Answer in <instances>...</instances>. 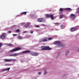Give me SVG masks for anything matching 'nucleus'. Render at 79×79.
<instances>
[{"label": "nucleus", "instance_id": "f257e3e1", "mask_svg": "<svg viewBox=\"0 0 79 79\" xmlns=\"http://www.w3.org/2000/svg\"><path fill=\"white\" fill-rule=\"evenodd\" d=\"M41 50H52V48H50L49 46H43L41 47Z\"/></svg>", "mask_w": 79, "mask_h": 79}, {"label": "nucleus", "instance_id": "f03ea898", "mask_svg": "<svg viewBox=\"0 0 79 79\" xmlns=\"http://www.w3.org/2000/svg\"><path fill=\"white\" fill-rule=\"evenodd\" d=\"M21 49V48L17 47L15 49H13L12 50L9 51L10 52H17V51H18L20 50Z\"/></svg>", "mask_w": 79, "mask_h": 79}, {"label": "nucleus", "instance_id": "7ed1b4c3", "mask_svg": "<svg viewBox=\"0 0 79 79\" xmlns=\"http://www.w3.org/2000/svg\"><path fill=\"white\" fill-rule=\"evenodd\" d=\"M4 61L5 62H10V61H16L15 59H4Z\"/></svg>", "mask_w": 79, "mask_h": 79}, {"label": "nucleus", "instance_id": "20e7f679", "mask_svg": "<svg viewBox=\"0 0 79 79\" xmlns=\"http://www.w3.org/2000/svg\"><path fill=\"white\" fill-rule=\"evenodd\" d=\"M46 16L47 17V18H50L52 20L54 19V17L53 15H52L47 14L46 15Z\"/></svg>", "mask_w": 79, "mask_h": 79}, {"label": "nucleus", "instance_id": "39448f33", "mask_svg": "<svg viewBox=\"0 0 79 79\" xmlns=\"http://www.w3.org/2000/svg\"><path fill=\"white\" fill-rule=\"evenodd\" d=\"M47 38H46L45 39H44L43 40H40L39 41V42H47Z\"/></svg>", "mask_w": 79, "mask_h": 79}, {"label": "nucleus", "instance_id": "423d86ee", "mask_svg": "<svg viewBox=\"0 0 79 79\" xmlns=\"http://www.w3.org/2000/svg\"><path fill=\"white\" fill-rule=\"evenodd\" d=\"M76 15L74 14H72L70 15V18L72 19H74L76 18Z\"/></svg>", "mask_w": 79, "mask_h": 79}, {"label": "nucleus", "instance_id": "0eeeda50", "mask_svg": "<svg viewBox=\"0 0 79 79\" xmlns=\"http://www.w3.org/2000/svg\"><path fill=\"white\" fill-rule=\"evenodd\" d=\"M37 21L39 23H41L42 22H43V21H44V18H40L37 19Z\"/></svg>", "mask_w": 79, "mask_h": 79}, {"label": "nucleus", "instance_id": "6e6552de", "mask_svg": "<svg viewBox=\"0 0 79 79\" xmlns=\"http://www.w3.org/2000/svg\"><path fill=\"white\" fill-rule=\"evenodd\" d=\"M5 35L4 34H2V35H1L0 36V38L2 39H4L5 38Z\"/></svg>", "mask_w": 79, "mask_h": 79}, {"label": "nucleus", "instance_id": "1a4fd4ad", "mask_svg": "<svg viewBox=\"0 0 79 79\" xmlns=\"http://www.w3.org/2000/svg\"><path fill=\"white\" fill-rule=\"evenodd\" d=\"M31 24V23H27L25 25H24V27H28Z\"/></svg>", "mask_w": 79, "mask_h": 79}, {"label": "nucleus", "instance_id": "9d476101", "mask_svg": "<svg viewBox=\"0 0 79 79\" xmlns=\"http://www.w3.org/2000/svg\"><path fill=\"white\" fill-rule=\"evenodd\" d=\"M60 44H61V42L60 41H56L55 43V44H57L58 47H60Z\"/></svg>", "mask_w": 79, "mask_h": 79}, {"label": "nucleus", "instance_id": "9b49d317", "mask_svg": "<svg viewBox=\"0 0 79 79\" xmlns=\"http://www.w3.org/2000/svg\"><path fill=\"white\" fill-rule=\"evenodd\" d=\"M31 51L29 50H27L23 52L22 53H30Z\"/></svg>", "mask_w": 79, "mask_h": 79}, {"label": "nucleus", "instance_id": "f8f14e48", "mask_svg": "<svg viewBox=\"0 0 79 79\" xmlns=\"http://www.w3.org/2000/svg\"><path fill=\"white\" fill-rule=\"evenodd\" d=\"M77 30V28L76 27L72 28L71 29V31L72 32H73V31H76Z\"/></svg>", "mask_w": 79, "mask_h": 79}, {"label": "nucleus", "instance_id": "ddd939ff", "mask_svg": "<svg viewBox=\"0 0 79 79\" xmlns=\"http://www.w3.org/2000/svg\"><path fill=\"white\" fill-rule=\"evenodd\" d=\"M10 68H8L7 69H3L2 70V72H3V71H6V70L8 71L10 70Z\"/></svg>", "mask_w": 79, "mask_h": 79}, {"label": "nucleus", "instance_id": "4468645a", "mask_svg": "<svg viewBox=\"0 0 79 79\" xmlns=\"http://www.w3.org/2000/svg\"><path fill=\"white\" fill-rule=\"evenodd\" d=\"M27 13V12H24L21 13L20 15H26Z\"/></svg>", "mask_w": 79, "mask_h": 79}, {"label": "nucleus", "instance_id": "2eb2a0df", "mask_svg": "<svg viewBox=\"0 0 79 79\" xmlns=\"http://www.w3.org/2000/svg\"><path fill=\"white\" fill-rule=\"evenodd\" d=\"M65 10H66V11H69L70 10H71V9L70 8H66L65 9Z\"/></svg>", "mask_w": 79, "mask_h": 79}, {"label": "nucleus", "instance_id": "dca6fc26", "mask_svg": "<svg viewBox=\"0 0 79 79\" xmlns=\"http://www.w3.org/2000/svg\"><path fill=\"white\" fill-rule=\"evenodd\" d=\"M8 45H9V47H13V45L11 44H8Z\"/></svg>", "mask_w": 79, "mask_h": 79}, {"label": "nucleus", "instance_id": "f3484780", "mask_svg": "<svg viewBox=\"0 0 79 79\" xmlns=\"http://www.w3.org/2000/svg\"><path fill=\"white\" fill-rule=\"evenodd\" d=\"M69 51H66V52H65V54L66 55H67L68 54H69Z\"/></svg>", "mask_w": 79, "mask_h": 79}, {"label": "nucleus", "instance_id": "a211bd4d", "mask_svg": "<svg viewBox=\"0 0 79 79\" xmlns=\"http://www.w3.org/2000/svg\"><path fill=\"white\" fill-rule=\"evenodd\" d=\"M19 54L15 53L14 54V56H16L18 55V54Z\"/></svg>", "mask_w": 79, "mask_h": 79}, {"label": "nucleus", "instance_id": "6ab92c4d", "mask_svg": "<svg viewBox=\"0 0 79 79\" xmlns=\"http://www.w3.org/2000/svg\"><path fill=\"white\" fill-rule=\"evenodd\" d=\"M64 17V15H60V19H61L62 18H63Z\"/></svg>", "mask_w": 79, "mask_h": 79}, {"label": "nucleus", "instance_id": "aec40b11", "mask_svg": "<svg viewBox=\"0 0 79 79\" xmlns=\"http://www.w3.org/2000/svg\"><path fill=\"white\" fill-rule=\"evenodd\" d=\"M63 10H63V8H60V10H59V11H61V12H62V11H63Z\"/></svg>", "mask_w": 79, "mask_h": 79}, {"label": "nucleus", "instance_id": "412c9836", "mask_svg": "<svg viewBox=\"0 0 79 79\" xmlns=\"http://www.w3.org/2000/svg\"><path fill=\"white\" fill-rule=\"evenodd\" d=\"M30 55H32V56H35L34 53L32 52L30 53Z\"/></svg>", "mask_w": 79, "mask_h": 79}, {"label": "nucleus", "instance_id": "4be33fe9", "mask_svg": "<svg viewBox=\"0 0 79 79\" xmlns=\"http://www.w3.org/2000/svg\"><path fill=\"white\" fill-rule=\"evenodd\" d=\"M9 55L10 56H14V54H9Z\"/></svg>", "mask_w": 79, "mask_h": 79}, {"label": "nucleus", "instance_id": "5701e85b", "mask_svg": "<svg viewBox=\"0 0 79 79\" xmlns=\"http://www.w3.org/2000/svg\"><path fill=\"white\" fill-rule=\"evenodd\" d=\"M18 38H19V39H23V37H22V36H19L18 37Z\"/></svg>", "mask_w": 79, "mask_h": 79}, {"label": "nucleus", "instance_id": "b1692460", "mask_svg": "<svg viewBox=\"0 0 79 79\" xmlns=\"http://www.w3.org/2000/svg\"><path fill=\"white\" fill-rule=\"evenodd\" d=\"M60 47H64V45L63 44H62L61 45H60Z\"/></svg>", "mask_w": 79, "mask_h": 79}, {"label": "nucleus", "instance_id": "393cba45", "mask_svg": "<svg viewBox=\"0 0 79 79\" xmlns=\"http://www.w3.org/2000/svg\"><path fill=\"white\" fill-rule=\"evenodd\" d=\"M47 74V72H46V70H45L44 74L45 75V74Z\"/></svg>", "mask_w": 79, "mask_h": 79}, {"label": "nucleus", "instance_id": "a878e982", "mask_svg": "<svg viewBox=\"0 0 79 79\" xmlns=\"http://www.w3.org/2000/svg\"><path fill=\"white\" fill-rule=\"evenodd\" d=\"M38 55H39L38 53H35V56H38Z\"/></svg>", "mask_w": 79, "mask_h": 79}, {"label": "nucleus", "instance_id": "bb28decb", "mask_svg": "<svg viewBox=\"0 0 79 79\" xmlns=\"http://www.w3.org/2000/svg\"><path fill=\"white\" fill-rule=\"evenodd\" d=\"M47 39H48V40H52V38H47Z\"/></svg>", "mask_w": 79, "mask_h": 79}, {"label": "nucleus", "instance_id": "cd10ccee", "mask_svg": "<svg viewBox=\"0 0 79 79\" xmlns=\"http://www.w3.org/2000/svg\"><path fill=\"white\" fill-rule=\"evenodd\" d=\"M2 45H3V44H2V43H0V47H2Z\"/></svg>", "mask_w": 79, "mask_h": 79}, {"label": "nucleus", "instance_id": "c85d7f7f", "mask_svg": "<svg viewBox=\"0 0 79 79\" xmlns=\"http://www.w3.org/2000/svg\"><path fill=\"white\" fill-rule=\"evenodd\" d=\"M77 10H77V13H79V7Z\"/></svg>", "mask_w": 79, "mask_h": 79}, {"label": "nucleus", "instance_id": "c756f323", "mask_svg": "<svg viewBox=\"0 0 79 79\" xmlns=\"http://www.w3.org/2000/svg\"><path fill=\"white\" fill-rule=\"evenodd\" d=\"M63 12H59V14H60V15H62V14H63Z\"/></svg>", "mask_w": 79, "mask_h": 79}, {"label": "nucleus", "instance_id": "7c9ffc66", "mask_svg": "<svg viewBox=\"0 0 79 79\" xmlns=\"http://www.w3.org/2000/svg\"><path fill=\"white\" fill-rule=\"evenodd\" d=\"M6 65L7 66H11V64H6Z\"/></svg>", "mask_w": 79, "mask_h": 79}, {"label": "nucleus", "instance_id": "2f4dec72", "mask_svg": "<svg viewBox=\"0 0 79 79\" xmlns=\"http://www.w3.org/2000/svg\"><path fill=\"white\" fill-rule=\"evenodd\" d=\"M16 32H19V30L18 29L16 31Z\"/></svg>", "mask_w": 79, "mask_h": 79}, {"label": "nucleus", "instance_id": "473e14b6", "mask_svg": "<svg viewBox=\"0 0 79 79\" xmlns=\"http://www.w3.org/2000/svg\"><path fill=\"white\" fill-rule=\"evenodd\" d=\"M40 74H41V72H39L38 73V75H40Z\"/></svg>", "mask_w": 79, "mask_h": 79}, {"label": "nucleus", "instance_id": "72a5a7b5", "mask_svg": "<svg viewBox=\"0 0 79 79\" xmlns=\"http://www.w3.org/2000/svg\"><path fill=\"white\" fill-rule=\"evenodd\" d=\"M11 31H7V33H11Z\"/></svg>", "mask_w": 79, "mask_h": 79}, {"label": "nucleus", "instance_id": "f704fd0d", "mask_svg": "<svg viewBox=\"0 0 79 79\" xmlns=\"http://www.w3.org/2000/svg\"><path fill=\"white\" fill-rule=\"evenodd\" d=\"M21 26H23L24 25V23H21Z\"/></svg>", "mask_w": 79, "mask_h": 79}, {"label": "nucleus", "instance_id": "c9c22d12", "mask_svg": "<svg viewBox=\"0 0 79 79\" xmlns=\"http://www.w3.org/2000/svg\"><path fill=\"white\" fill-rule=\"evenodd\" d=\"M23 34H24V33H27V31H23Z\"/></svg>", "mask_w": 79, "mask_h": 79}, {"label": "nucleus", "instance_id": "e433bc0d", "mask_svg": "<svg viewBox=\"0 0 79 79\" xmlns=\"http://www.w3.org/2000/svg\"><path fill=\"white\" fill-rule=\"evenodd\" d=\"M54 24H56V25H58V23H54Z\"/></svg>", "mask_w": 79, "mask_h": 79}, {"label": "nucleus", "instance_id": "4c0bfd02", "mask_svg": "<svg viewBox=\"0 0 79 79\" xmlns=\"http://www.w3.org/2000/svg\"><path fill=\"white\" fill-rule=\"evenodd\" d=\"M36 27H40V26L38 25H36Z\"/></svg>", "mask_w": 79, "mask_h": 79}, {"label": "nucleus", "instance_id": "58836bf2", "mask_svg": "<svg viewBox=\"0 0 79 79\" xmlns=\"http://www.w3.org/2000/svg\"><path fill=\"white\" fill-rule=\"evenodd\" d=\"M41 26H45V25L44 24H42Z\"/></svg>", "mask_w": 79, "mask_h": 79}, {"label": "nucleus", "instance_id": "ea45409f", "mask_svg": "<svg viewBox=\"0 0 79 79\" xmlns=\"http://www.w3.org/2000/svg\"><path fill=\"white\" fill-rule=\"evenodd\" d=\"M58 55H60V54H61V52H58Z\"/></svg>", "mask_w": 79, "mask_h": 79}, {"label": "nucleus", "instance_id": "a19ab883", "mask_svg": "<svg viewBox=\"0 0 79 79\" xmlns=\"http://www.w3.org/2000/svg\"><path fill=\"white\" fill-rule=\"evenodd\" d=\"M77 50L78 52H79V48H77Z\"/></svg>", "mask_w": 79, "mask_h": 79}, {"label": "nucleus", "instance_id": "79ce46f5", "mask_svg": "<svg viewBox=\"0 0 79 79\" xmlns=\"http://www.w3.org/2000/svg\"><path fill=\"white\" fill-rule=\"evenodd\" d=\"M32 33H33V31H32L31 32V34H32Z\"/></svg>", "mask_w": 79, "mask_h": 79}, {"label": "nucleus", "instance_id": "37998d69", "mask_svg": "<svg viewBox=\"0 0 79 79\" xmlns=\"http://www.w3.org/2000/svg\"><path fill=\"white\" fill-rule=\"evenodd\" d=\"M13 35H16H16H17V34H13Z\"/></svg>", "mask_w": 79, "mask_h": 79}, {"label": "nucleus", "instance_id": "c03bdc74", "mask_svg": "<svg viewBox=\"0 0 79 79\" xmlns=\"http://www.w3.org/2000/svg\"><path fill=\"white\" fill-rule=\"evenodd\" d=\"M32 16H35V15H32Z\"/></svg>", "mask_w": 79, "mask_h": 79}, {"label": "nucleus", "instance_id": "a18cd8bd", "mask_svg": "<svg viewBox=\"0 0 79 79\" xmlns=\"http://www.w3.org/2000/svg\"><path fill=\"white\" fill-rule=\"evenodd\" d=\"M61 27H63V25H61Z\"/></svg>", "mask_w": 79, "mask_h": 79}, {"label": "nucleus", "instance_id": "49530a36", "mask_svg": "<svg viewBox=\"0 0 79 79\" xmlns=\"http://www.w3.org/2000/svg\"><path fill=\"white\" fill-rule=\"evenodd\" d=\"M19 54H21V53H19Z\"/></svg>", "mask_w": 79, "mask_h": 79}]
</instances>
